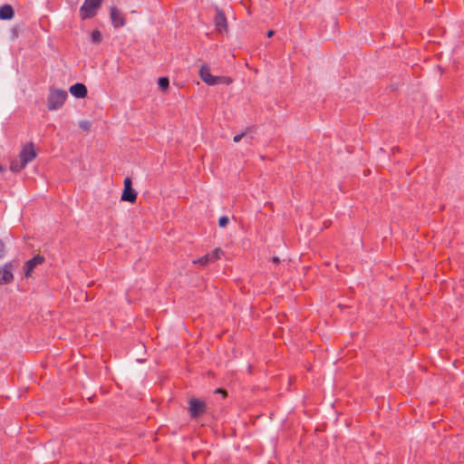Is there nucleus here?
Here are the masks:
<instances>
[{"instance_id":"nucleus-1","label":"nucleus","mask_w":464,"mask_h":464,"mask_svg":"<svg viewBox=\"0 0 464 464\" xmlns=\"http://www.w3.org/2000/svg\"><path fill=\"white\" fill-rule=\"evenodd\" d=\"M67 99V92L62 89L51 88L47 98V108L50 111L59 110Z\"/></svg>"},{"instance_id":"nucleus-2","label":"nucleus","mask_w":464,"mask_h":464,"mask_svg":"<svg viewBox=\"0 0 464 464\" xmlns=\"http://www.w3.org/2000/svg\"><path fill=\"white\" fill-rule=\"evenodd\" d=\"M199 76L200 79L207 83L208 85H218L220 83H230L231 80L229 78L213 76L210 73V69L207 64H203L199 69Z\"/></svg>"},{"instance_id":"nucleus-3","label":"nucleus","mask_w":464,"mask_h":464,"mask_svg":"<svg viewBox=\"0 0 464 464\" xmlns=\"http://www.w3.org/2000/svg\"><path fill=\"white\" fill-rule=\"evenodd\" d=\"M102 0H85L80 8V15L82 19H89L93 17L97 10L100 8Z\"/></svg>"},{"instance_id":"nucleus-4","label":"nucleus","mask_w":464,"mask_h":464,"mask_svg":"<svg viewBox=\"0 0 464 464\" xmlns=\"http://www.w3.org/2000/svg\"><path fill=\"white\" fill-rule=\"evenodd\" d=\"M188 411L192 419H197L206 412V402L200 399L192 398L188 401Z\"/></svg>"},{"instance_id":"nucleus-5","label":"nucleus","mask_w":464,"mask_h":464,"mask_svg":"<svg viewBox=\"0 0 464 464\" xmlns=\"http://www.w3.org/2000/svg\"><path fill=\"white\" fill-rule=\"evenodd\" d=\"M37 154L33 142L26 143L19 153L20 161L25 166L36 158Z\"/></svg>"},{"instance_id":"nucleus-6","label":"nucleus","mask_w":464,"mask_h":464,"mask_svg":"<svg viewBox=\"0 0 464 464\" xmlns=\"http://www.w3.org/2000/svg\"><path fill=\"white\" fill-rule=\"evenodd\" d=\"M137 199V193L136 191L131 188V179L130 178L127 177L124 179V189L121 194V200L127 201L130 203H134Z\"/></svg>"},{"instance_id":"nucleus-7","label":"nucleus","mask_w":464,"mask_h":464,"mask_svg":"<svg viewBox=\"0 0 464 464\" xmlns=\"http://www.w3.org/2000/svg\"><path fill=\"white\" fill-rule=\"evenodd\" d=\"M14 266L9 262L0 268V285L10 284L14 280L13 270Z\"/></svg>"},{"instance_id":"nucleus-8","label":"nucleus","mask_w":464,"mask_h":464,"mask_svg":"<svg viewBox=\"0 0 464 464\" xmlns=\"http://www.w3.org/2000/svg\"><path fill=\"white\" fill-rule=\"evenodd\" d=\"M110 18L114 28H120L125 25L126 21L121 10L116 6H111L110 10Z\"/></svg>"},{"instance_id":"nucleus-9","label":"nucleus","mask_w":464,"mask_h":464,"mask_svg":"<svg viewBox=\"0 0 464 464\" xmlns=\"http://www.w3.org/2000/svg\"><path fill=\"white\" fill-rule=\"evenodd\" d=\"M214 24L218 33H226L227 31V21L225 14L220 9L217 8Z\"/></svg>"},{"instance_id":"nucleus-10","label":"nucleus","mask_w":464,"mask_h":464,"mask_svg":"<svg viewBox=\"0 0 464 464\" xmlns=\"http://www.w3.org/2000/svg\"><path fill=\"white\" fill-rule=\"evenodd\" d=\"M44 261V257L42 256H35L33 258L29 259L25 263V276L29 277L31 275V272L38 266L43 264Z\"/></svg>"},{"instance_id":"nucleus-11","label":"nucleus","mask_w":464,"mask_h":464,"mask_svg":"<svg viewBox=\"0 0 464 464\" xmlns=\"http://www.w3.org/2000/svg\"><path fill=\"white\" fill-rule=\"evenodd\" d=\"M69 92L75 98H85L87 96V88L83 83H75L72 85Z\"/></svg>"},{"instance_id":"nucleus-12","label":"nucleus","mask_w":464,"mask_h":464,"mask_svg":"<svg viewBox=\"0 0 464 464\" xmlns=\"http://www.w3.org/2000/svg\"><path fill=\"white\" fill-rule=\"evenodd\" d=\"M14 16V9L10 5H4L0 7V19L10 20Z\"/></svg>"},{"instance_id":"nucleus-13","label":"nucleus","mask_w":464,"mask_h":464,"mask_svg":"<svg viewBox=\"0 0 464 464\" xmlns=\"http://www.w3.org/2000/svg\"><path fill=\"white\" fill-rule=\"evenodd\" d=\"M25 168V165L19 160H14L10 163V169L14 172H19Z\"/></svg>"},{"instance_id":"nucleus-14","label":"nucleus","mask_w":464,"mask_h":464,"mask_svg":"<svg viewBox=\"0 0 464 464\" xmlns=\"http://www.w3.org/2000/svg\"><path fill=\"white\" fill-rule=\"evenodd\" d=\"M158 84H159L160 89H161L162 91H165L169 87V81L167 77H160L158 80Z\"/></svg>"},{"instance_id":"nucleus-15","label":"nucleus","mask_w":464,"mask_h":464,"mask_svg":"<svg viewBox=\"0 0 464 464\" xmlns=\"http://www.w3.org/2000/svg\"><path fill=\"white\" fill-rule=\"evenodd\" d=\"M222 254H223V251L220 248H216L208 255H209L210 260L212 262H214L215 260L220 258Z\"/></svg>"},{"instance_id":"nucleus-16","label":"nucleus","mask_w":464,"mask_h":464,"mask_svg":"<svg viewBox=\"0 0 464 464\" xmlns=\"http://www.w3.org/2000/svg\"><path fill=\"white\" fill-rule=\"evenodd\" d=\"M210 262H212V261L210 260V257H209L208 254H207L204 256H202V257L193 261L194 264H200L201 266H205V265H207V264H208Z\"/></svg>"},{"instance_id":"nucleus-17","label":"nucleus","mask_w":464,"mask_h":464,"mask_svg":"<svg viewBox=\"0 0 464 464\" xmlns=\"http://www.w3.org/2000/svg\"><path fill=\"white\" fill-rule=\"evenodd\" d=\"M79 127L82 130H89L91 129V127H92V122L89 121H86V120L80 121H79Z\"/></svg>"},{"instance_id":"nucleus-18","label":"nucleus","mask_w":464,"mask_h":464,"mask_svg":"<svg viewBox=\"0 0 464 464\" xmlns=\"http://www.w3.org/2000/svg\"><path fill=\"white\" fill-rule=\"evenodd\" d=\"M92 40L94 43H100L102 41V34L99 31H93L92 33Z\"/></svg>"},{"instance_id":"nucleus-19","label":"nucleus","mask_w":464,"mask_h":464,"mask_svg":"<svg viewBox=\"0 0 464 464\" xmlns=\"http://www.w3.org/2000/svg\"><path fill=\"white\" fill-rule=\"evenodd\" d=\"M229 222V219L227 216H222L218 219V226L220 227H225Z\"/></svg>"},{"instance_id":"nucleus-20","label":"nucleus","mask_w":464,"mask_h":464,"mask_svg":"<svg viewBox=\"0 0 464 464\" xmlns=\"http://www.w3.org/2000/svg\"><path fill=\"white\" fill-rule=\"evenodd\" d=\"M247 132H248V129H246L245 131H243L239 134H237L236 136H234L233 140L235 142H239L242 140V138L246 135Z\"/></svg>"},{"instance_id":"nucleus-21","label":"nucleus","mask_w":464,"mask_h":464,"mask_svg":"<svg viewBox=\"0 0 464 464\" xmlns=\"http://www.w3.org/2000/svg\"><path fill=\"white\" fill-rule=\"evenodd\" d=\"M5 253V244L0 240V258L3 257Z\"/></svg>"},{"instance_id":"nucleus-22","label":"nucleus","mask_w":464,"mask_h":464,"mask_svg":"<svg viewBox=\"0 0 464 464\" xmlns=\"http://www.w3.org/2000/svg\"><path fill=\"white\" fill-rule=\"evenodd\" d=\"M216 393H219V394H222L223 397H226L227 396V392L225 390H222V389H217L215 391Z\"/></svg>"},{"instance_id":"nucleus-23","label":"nucleus","mask_w":464,"mask_h":464,"mask_svg":"<svg viewBox=\"0 0 464 464\" xmlns=\"http://www.w3.org/2000/svg\"><path fill=\"white\" fill-rule=\"evenodd\" d=\"M273 262H274L275 264H278V263L280 262V259H279L277 256H274V257H273Z\"/></svg>"},{"instance_id":"nucleus-24","label":"nucleus","mask_w":464,"mask_h":464,"mask_svg":"<svg viewBox=\"0 0 464 464\" xmlns=\"http://www.w3.org/2000/svg\"><path fill=\"white\" fill-rule=\"evenodd\" d=\"M274 34H275V31H273V30H270V31H268V32H267V36H268V37H271V36H273Z\"/></svg>"},{"instance_id":"nucleus-25","label":"nucleus","mask_w":464,"mask_h":464,"mask_svg":"<svg viewBox=\"0 0 464 464\" xmlns=\"http://www.w3.org/2000/svg\"><path fill=\"white\" fill-rule=\"evenodd\" d=\"M5 170V169L3 168L2 165H0V172H3Z\"/></svg>"}]
</instances>
